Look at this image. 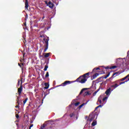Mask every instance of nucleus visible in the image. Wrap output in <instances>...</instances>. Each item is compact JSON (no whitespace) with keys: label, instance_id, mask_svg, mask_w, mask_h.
<instances>
[{"label":"nucleus","instance_id":"1","mask_svg":"<svg viewBox=\"0 0 129 129\" xmlns=\"http://www.w3.org/2000/svg\"><path fill=\"white\" fill-rule=\"evenodd\" d=\"M50 39L49 38V37H44L43 38V44H44V46L45 47L43 52L45 53L47 51V50H48V48L49 47V41Z\"/></svg>","mask_w":129,"mask_h":129},{"label":"nucleus","instance_id":"2","mask_svg":"<svg viewBox=\"0 0 129 129\" xmlns=\"http://www.w3.org/2000/svg\"><path fill=\"white\" fill-rule=\"evenodd\" d=\"M79 82V83H85L86 81H87V79H84L82 76H80L78 79H76V81H73V82Z\"/></svg>","mask_w":129,"mask_h":129},{"label":"nucleus","instance_id":"3","mask_svg":"<svg viewBox=\"0 0 129 129\" xmlns=\"http://www.w3.org/2000/svg\"><path fill=\"white\" fill-rule=\"evenodd\" d=\"M21 83L20 85V87L18 89V94L19 96H21V94H22V92H23V80H21Z\"/></svg>","mask_w":129,"mask_h":129},{"label":"nucleus","instance_id":"4","mask_svg":"<svg viewBox=\"0 0 129 129\" xmlns=\"http://www.w3.org/2000/svg\"><path fill=\"white\" fill-rule=\"evenodd\" d=\"M74 82H71L70 81H66L64 83L61 84L60 85L58 86H66V85H68V84H71V83H73Z\"/></svg>","mask_w":129,"mask_h":129},{"label":"nucleus","instance_id":"5","mask_svg":"<svg viewBox=\"0 0 129 129\" xmlns=\"http://www.w3.org/2000/svg\"><path fill=\"white\" fill-rule=\"evenodd\" d=\"M45 4L46 6H48L50 9H53V8H54V4L51 2V1H49L48 3V2H45Z\"/></svg>","mask_w":129,"mask_h":129},{"label":"nucleus","instance_id":"6","mask_svg":"<svg viewBox=\"0 0 129 129\" xmlns=\"http://www.w3.org/2000/svg\"><path fill=\"white\" fill-rule=\"evenodd\" d=\"M52 89H54V87H52L50 89H49L48 90H46V92L44 93V98L45 97H46V96H47V95H48V94H50V90H52Z\"/></svg>","mask_w":129,"mask_h":129},{"label":"nucleus","instance_id":"7","mask_svg":"<svg viewBox=\"0 0 129 129\" xmlns=\"http://www.w3.org/2000/svg\"><path fill=\"white\" fill-rule=\"evenodd\" d=\"M90 74V73H87L86 74H85L84 75H82V76L84 78V79H88L89 77V74Z\"/></svg>","mask_w":129,"mask_h":129},{"label":"nucleus","instance_id":"8","mask_svg":"<svg viewBox=\"0 0 129 129\" xmlns=\"http://www.w3.org/2000/svg\"><path fill=\"white\" fill-rule=\"evenodd\" d=\"M94 115H92V116H89L87 120V121H90V122H91V121L94 119Z\"/></svg>","mask_w":129,"mask_h":129},{"label":"nucleus","instance_id":"9","mask_svg":"<svg viewBox=\"0 0 129 129\" xmlns=\"http://www.w3.org/2000/svg\"><path fill=\"white\" fill-rule=\"evenodd\" d=\"M110 90H111V88H109L108 89H107L105 92V94H106V95H109V94H110V93L111 92Z\"/></svg>","mask_w":129,"mask_h":129},{"label":"nucleus","instance_id":"10","mask_svg":"<svg viewBox=\"0 0 129 129\" xmlns=\"http://www.w3.org/2000/svg\"><path fill=\"white\" fill-rule=\"evenodd\" d=\"M25 8L26 10H28V8H29V2H28V0L25 1Z\"/></svg>","mask_w":129,"mask_h":129},{"label":"nucleus","instance_id":"11","mask_svg":"<svg viewBox=\"0 0 129 129\" xmlns=\"http://www.w3.org/2000/svg\"><path fill=\"white\" fill-rule=\"evenodd\" d=\"M98 75H99V73H96L95 74L93 75V76L91 77V80H93V79H95V78H96L97 76H98Z\"/></svg>","mask_w":129,"mask_h":129},{"label":"nucleus","instance_id":"12","mask_svg":"<svg viewBox=\"0 0 129 129\" xmlns=\"http://www.w3.org/2000/svg\"><path fill=\"white\" fill-rule=\"evenodd\" d=\"M44 89H48L49 88V86H50V85H49V83H44Z\"/></svg>","mask_w":129,"mask_h":129},{"label":"nucleus","instance_id":"13","mask_svg":"<svg viewBox=\"0 0 129 129\" xmlns=\"http://www.w3.org/2000/svg\"><path fill=\"white\" fill-rule=\"evenodd\" d=\"M118 86H119V85L117 84H115L114 85H112L111 87L113 88H116L117 87H118Z\"/></svg>","mask_w":129,"mask_h":129},{"label":"nucleus","instance_id":"14","mask_svg":"<svg viewBox=\"0 0 129 129\" xmlns=\"http://www.w3.org/2000/svg\"><path fill=\"white\" fill-rule=\"evenodd\" d=\"M44 54V57L45 58H48L49 57V56H50V54H51V53H43Z\"/></svg>","mask_w":129,"mask_h":129},{"label":"nucleus","instance_id":"15","mask_svg":"<svg viewBox=\"0 0 129 129\" xmlns=\"http://www.w3.org/2000/svg\"><path fill=\"white\" fill-rule=\"evenodd\" d=\"M97 123V122L96 121V120H94L93 122L92 123L91 125L92 126H94L96 125Z\"/></svg>","mask_w":129,"mask_h":129},{"label":"nucleus","instance_id":"16","mask_svg":"<svg viewBox=\"0 0 129 129\" xmlns=\"http://www.w3.org/2000/svg\"><path fill=\"white\" fill-rule=\"evenodd\" d=\"M120 73H121L119 71H118L117 72H115V73H114V75H115V77H116V76H118V75H119V74H120Z\"/></svg>","mask_w":129,"mask_h":129},{"label":"nucleus","instance_id":"17","mask_svg":"<svg viewBox=\"0 0 129 129\" xmlns=\"http://www.w3.org/2000/svg\"><path fill=\"white\" fill-rule=\"evenodd\" d=\"M99 90H100V88H99L97 91H95L94 93H93V96H95V95H96V93H97L98 91H99Z\"/></svg>","mask_w":129,"mask_h":129},{"label":"nucleus","instance_id":"18","mask_svg":"<svg viewBox=\"0 0 129 129\" xmlns=\"http://www.w3.org/2000/svg\"><path fill=\"white\" fill-rule=\"evenodd\" d=\"M99 90H100V88H99L97 91H95L94 93H93V96H95V95H96V93H97L98 91H99Z\"/></svg>","mask_w":129,"mask_h":129},{"label":"nucleus","instance_id":"19","mask_svg":"<svg viewBox=\"0 0 129 129\" xmlns=\"http://www.w3.org/2000/svg\"><path fill=\"white\" fill-rule=\"evenodd\" d=\"M99 90H100V88H99L97 91H95L94 93H93V96H95V95H96V93H97L98 91H99Z\"/></svg>","mask_w":129,"mask_h":129},{"label":"nucleus","instance_id":"20","mask_svg":"<svg viewBox=\"0 0 129 129\" xmlns=\"http://www.w3.org/2000/svg\"><path fill=\"white\" fill-rule=\"evenodd\" d=\"M86 104H87V102L83 103V104L79 106V108L80 109V108H81L83 106H84V105H85Z\"/></svg>","mask_w":129,"mask_h":129},{"label":"nucleus","instance_id":"21","mask_svg":"<svg viewBox=\"0 0 129 129\" xmlns=\"http://www.w3.org/2000/svg\"><path fill=\"white\" fill-rule=\"evenodd\" d=\"M100 69L99 68H95L93 70V72H97V70H100Z\"/></svg>","mask_w":129,"mask_h":129},{"label":"nucleus","instance_id":"22","mask_svg":"<svg viewBox=\"0 0 129 129\" xmlns=\"http://www.w3.org/2000/svg\"><path fill=\"white\" fill-rule=\"evenodd\" d=\"M48 64H46L44 67V71H47V70L48 69Z\"/></svg>","mask_w":129,"mask_h":129},{"label":"nucleus","instance_id":"23","mask_svg":"<svg viewBox=\"0 0 129 129\" xmlns=\"http://www.w3.org/2000/svg\"><path fill=\"white\" fill-rule=\"evenodd\" d=\"M120 82H120V80H117L115 81L114 82V83H115V84H118V83H119H119H120Z\"/></svg>","mask_w":129,"mask_h":129},{"label":"nucleus","instance_id":"24","mask_svg":"<svg viewBox=\"0 0 129 129\" xmlns=\"http://www.w3.org/2000/svg\"><path fill=\"white\" fill-rule=\"evenodd\" d=\"M109 75H110V73L109 72L106 76H103V78H104V79H106V78H107V77H108Z\"/></svg>","mask_w":129,"mask_h":129},{"label":"nucleus","instance_id":"25","mask_svg":"<svg viewBox=\"0 0 129 129\" xmlns=\"http://www.w3.org/2000/svg\"><path fill=\"white\" fill-rule=\"evenodd\" d=\"M115 68H117V67L116 66H113L110 67V69H115Z\"/></svg>","mask_w":129,"mask_h":129},{"label":"nucleus","instance_id":"26","mask_svg":"<svg viewBox=\"0 0 129 129\" xmlns=\"http://www.w3.org/2000/svg\"><path fill=\"white\" fill-rule=\"evenodd\" d=\"M28 101V98H26L25 100L23 101V105H25L26 104V103Z\"/></svg>","mask_w":129,"mask_h":129},{"label":"nucleus","instance_id":"27","mask_svg":"<svg viewBox=\"0 0 129 129\" xmlns=\"http://www.w3.org/2000/svg\"><path fill=\"white\" fill-rule=\"evenodd\" d=\"M115 76V75L114 74V73L112 74L111 77H110L109 79V80H111V79H112V78H114V76Z\"/></svg>","mask_w":129,"mask_h":129},{"label":"nucleus","instance_id":"28","mask_svg":"<svg viewBox=\"0 0 129 129\" xmlns=\"http://www.w3.org/2000/svg\"><path fill=\"white\" fill-rule=\"evenodd\" d=\"M84 90H86V88H84V89H82L81 92H80V94H82V93H83V91Z\"/></svg>","mask_w":129,"mask_h":129},{"label":"nucleus","instance_id":"29","mask_svg":"<svg viewBox=\"0 0 129 129\" xmlns=\"http://www.w3.org/2000/svg\"><path fill=\"white\" fill-rule=\"evenodd\" d=\"M125 82H127V81H125L124 82H121L119 83V85H121V84H124V83H125Z\"/></svg>","mask_w":129,"mask_h":129},{"label":"nucleus","instance_id":"30","mask_svg":"<svg viewBox=\"0 0 129 129\" xmlns=\"http://www.w3.org/2000/svg\"><path fill=\"white\" fill-rule=\"evenodd\" d=\"M91 94L89 92L87 91L85 93V95H90Z\"/></svg>","mask_w":129,"mask_h":129},{"label":"nucleus","instance_id":"31","mask_svg":"<svg viewBox=\"0 0 129 129\" xmlns=\"http://www.w3.org/2000/svg\"><path fill=\"white\" fill-rule=\"evenodd\" d=\"M125 79H126V78L125 77H124L123 78H122V79H119V80H120V82H122V81H124V80H125Z\"/></svg>","mask_w":129,"mask_h":129},{"label":"nucleus","instance_id":"32","mask_svg":"<svg viewBox=\"0 0 129 129\" xmlns=\"http://www.w3.org/2000/svg\"><path fill=\"white\" fill-rule=\"evenodd\" d=\"M49 77V72H46V75H45V78H47Z\"/></svg>","mask_w":129,"mask_h":129},{"label":"nucleus","instance_id":"33","mask_svg":"<svg viewBox=\"0 0 129 129\" xmlns=\"http://www.w3.org/2000/svg\"><path fill=\"white\" fill-rule=\"evenodd\" d=\"M74 115H75L74 113H72L70 114V117H73V116H74Z\"/></svg>","mask_w":129,"mask_h":129},{"label":"nucleus","instance_id":"34","mask_svg":"<svg viewBox=\"0 0 129 129\" xmlns=\"http://www.w3.org/2000/svg\"><path fill=\"white\" fill-rule=\"evenodd\" d=\"M102 106V105H99V106H98L97 107H96L95 108V110H96V109H97V108H99V107H101Z\"/></svg>","mask_w":129,"mask_h":129},{"label":"nucleus","instance_id":"35","mask_svg":"<svg viewBox=\"0 0 129 129\" xmlns=\"http://www.w3.org/2000/svg\"><path fill=\"white\" fill-rule=\"evenodd\" d=\"M107 98H108L107 97H105L104 98H103V101H105V100H106Z\"/></svg>","mask_w":129,"mask_h":129},{"label":"nucleus","instance_id":"36","mask_svg":"<svg viewBox=\"0 0 129 129\" xmlns=\"http://www.w3.org/2000/svg\"><path fill=\"white\" fill-rule=\"evenodd\" d=\"M79 103H80L79 102H78L75 103V105L76 106H78V105H79Z\"/></svg>","mask_w":129,"mask_h":129},{"label":"nucleus","instance_id":"37","mask_svg":"<svg viewBox=\"0 0 129 129\" xmlns=\"http://www.w3.org/2000/svg\"><path fill=\"white\" fill-rule=\"evenodd\" d=\"M102 78H103V79L104 78H103V76H102V77L99 78L98 79V81H100V80H101V79Z\"/></svg>","mask_w":129,"mask_h":129},{"label":"nucleus","instance_id":"38","mask_svg":"<svg viewBox=\"0 0 129 129\" xmlns=\"http://www.w3.org/2000/svg\"><path fill=\"white\" fill-rule=\"evenodd\" d=\"M20 98H21V97L18 96L16 101H20Z\"/></svg>","mask_w":129,"mask_h":129},{"label":"nucleus","instance_id":"39","mask_svg":"<svg viewBox=\"0 0 129 129\" xmlns=\"http://www.w3.org/2000/svg\"><path fill=\"white\" fill-rule=\"evenodd\" d=\"M16 118H19V117H20V116H19V114H16Z\"/></svg>","mask_w":129,"mask_h":129},{"label":"nucleus","instance_id":"40","mask_svg":"<svg viewBox=\"0 0 129 129\" xmlns=\"http://www.w3.org/2000/svg\"><path fill=\"white\" fill-rule=\"evenodd\" d=\"M19 66H20V68H22V70H23V66L21 65L20 63H18Z\"/></svg>","mask_w":129,"mask_h":129},{"label":"nucleus","instance_id":"41","mask_svg":"<svg viewBox=\"0 0 129 129\" xmlns=\"http://www.w3.org/2000/svg\"><path fill=\"white\" fill-rule=\"evenodd\" d=\"M20 82H21V81L20 80H18V86H20Z\"/></svg>","mask_w":129,"mask_h":129},{"label":"nucleus","instance_id":"42","mask_svg":"<svg viewBox=\"0 0 129 129\" xmlns=\"http://www.w3.org/2000/svg\"><path fill=\"white\" fill-rule=\"evenodd\" d=\"M34 126V124H32L30 125V126H29V129H31V127H32V126Z\"/></svg>","mask_w":129,"mask_h":129},{"label":"nucleus","instance_id":"43","mask_svg":"<svg viewBox=\"0 0 129 129\" xmlns=\"http://www.w3.org/2000/svg\"><path fill=\"white\" fill-rule=\"evenodd\" d=\"M98 102H100V103H101V100L98 99Z\"/></svg>","mask_w":129,"mask_h":129},{"label":"nucleus","instance_id":"44","mask_svg":"<svg viewBox=\"0 0 129 129\" xmlns=\"http://www.w3.org/2000/svg\"><path fill=\"white\" fill-rule=\"evenodd\" d=\"M17 101L16 104L20 105V101Z\"/></svg>","mask_w":129,"mask_h":129},{"label":"nucleus","instance_id":"45","mask_svg":"<svg viewBox=\"0 0 129 129\" xmlns=\"http://www.w3.org/2000/svg\"><path fill=\"white\" fill-rule=\"evenodd\" d=\"M105 69H110V68H109V67H107L105 68Z\"/></svg>","mask_w":129,"mask_h":129},{"label":"nucleus","instance_id":"46","mask_svg":"<svg viewBox=\"0 0 129 129\" xmlns=\"http://www.w3.org/2000/svg\"><path fill=\"white\" fill-rule=\"evenodd\" d=\"M16 108L18 107L19 108V107H20V105L17 104L16 106Z\"/></svg>","mask_w":129,"mask_h":129},{"label":"nucleus","instance_id":"47","mask_svg":"<svg viewBox=\"0 0 129 129\" xmlns=\"http://www.w3.org/2000/svg\"><path fill=\"white\" fill-rule=\"evenodd\" d=\"M128 77H129V75H127L125 77V78H126V79L127 78H128Z\"/></svg>","mask_w":129,"mask_h":129},{"label":"nucleus","instance_id":"48","mask_svg":"<svg viewBox=\"0 0 129 129\" xmlns=\"http://www.w3.org/2000/svg\"><path fill=\"white\" fill-rule=\"evenodd\" d=\"M100 74H105V73L104 72H102L101 73H100Z\"/></svg>","mask_w":129,"mask_h":129},{"label":"nucleus","instance_id":"49","mask_svg":"<svg viewBox=\"0 0 129 129\" xmlns=\"http://www.w3.org/2000/svg\"><path fill=\"white\" fill-rule=\"evenodd\" d=\"M45 19V16H43L42 18V20H44Z\"/></svg>","mask_w":129,"mask_h":129},{"label":"nucleus","instance_id":"50","mask_svg":"<svg viewBox=\"0 0 129 129\" xmlns=\"http://www.w3.org/2000/svg\"><path fill=\"white\" fill-rule=\"evenodd\" d=\"M24 26H27V24H26V23H24Z\"/></svg>","mask_w":129,"mask_h":129},{"label":"nucleus","instance_id":"51","mask_svg":"<svg viewBox=\"0 0 129 129\" xmlns=\"http://www.w3.org/2000/svg\"><path fill=\"white\" fill-rule=\"evenodd\" d=\"M43 37V35H40V37L42 38Z\"/></svg>","mask_w":129,"mask_h":129},{"label":"nucleus","instance_id":"52","mask_svg":"<svg viewBox=\"0 0 129 129\" xmlns=\"http://www.w3.org/2000/svg\"><path fill=\"white\" fill-rule=\"evenodd\" d=\"M42 52V51L40 52V53H39V55H41V53Z\"/></svg>","mask_w":129,"mask_h":129},{"label":"nucleus","instance_id":"53","mask_svg":"<svg viewBox=\"0 0 129 129\" xmlns=\"http://www.w3.org/2000/svg\"><path fill=\"white\" fill-rule=\"evenodd\" d=\"M127 57H129V54H127Z\"/></svg>","mask_w":129,"mask_h":129},{"label":"nucleus","instance_id":"54","mask_svg":"<svg viewBox=\"0 0 129 129\" xmlns=\"http://www.w3.org/2000/svg\"><path fill=\"white\" fill-rule=\"evenodd\" d=\"M40 57H43V56L42 55H40Z\"/></svg>","mask_w":129,"mask_h":129},{"label":"nucleus","instance_id":"55","mask_svg":"<svg viewBox=\"0 0 129 129\" xmlns=\"http://www.w3.org/2000/svg\"><path fill=\"white\" fill-rule=\"evenodd\" d=\"M127 81H129V78H128V80H127Z\"/></svg>","mask_w":129,"mask_h":129},{"label":"nucleus","instance_id":"56","mask_svg":"<svg viewBox=\"0 0 129 129\" xmlns=\"http://www.w3.org/2000/svg\"><path fill=\"white\" fill-rule=\"evenodd\" d=\"M23 56H25V54H23Z\"/></svg>","mask_w":129,"mask_h":129},{"label":"nucleus","instance_id":"57","mask_svg":"<svg viewBox=\"0 0 129 129\" xmlns=\"http://www.w3.org/2000/svg\"><path fill=\"white\" fill-rule=\"evenodd\" d=\"M128 53H129V50H128Z\"/></svg>","mask_w":129,"mask_h":129}]
</instances>
